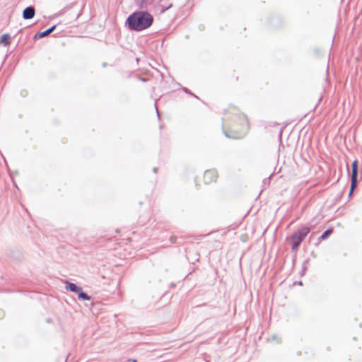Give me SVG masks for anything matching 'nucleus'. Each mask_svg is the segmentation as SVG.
<instances>
[{
  "label": "nucleus",
  "instance_id": "nucleus-6",
  "mask_svg": "<svg viewBox=\"0 0 362 362\" xmlns=\"http://www.w3.org/2000/svg\"><path fill=\"white\" fill-rule=\"evenodd\" d=\"M35 13V12L33 7H27L23 12V17L25 19H31L34 17Z\"/></svg>",
  "mask_w": 362,
  "mask_h": 362
},
{
  "label": "nucleus",
  "instance_id": "nucleus-12",
  "mask_svg": "<svg viewBox=\"0 0 362 362\" xmlns=\"http://www.w3.org/2000/svg\"><path fill=\"white\" fill-rule=\"evenodd\" d=\"M78 298H81V299H83V300H88L90 298V296H88L86 293H85L83 292H81L78 294Z\"/></svg>",
  "mask_w": 362,
  "mask_h": 362
},
{
  "label": "nucleus",
  "instance_id": "nucleus-1",
  "mask_svg": "<svg viewBox=\"0 0 362 362\" xmlns=\"http://www.w3.org/2000/svg\"><path fill=\"white\" fill-rule=\"evenodd\" d=\"M222 120L223 131L230 138L241 137L249 128L246 115L234 106H229L225 110Z\"/></svg>",
  "mask_w": 362,
  "mask_h": 362
},
{
  "label": "nucleus",
  "instance_id": "nucleus-4",
  "mask_svg": "<svg viewBox=\"0 0 362 362\" xmlns=\"http://www.w3.org/2000/svg\"><path fill=\"white\" fill-rule=\"evenodd\" d=\"M201 179V181L204 185H210L216 182L218 179V173L215 170H207L204 173Z\"/></svg>",
  "mask_w": 362,
  "mask_h": 362
},
{
  "label": "nucleus",
  "instance_id": "nucleus-10",
  "mask_svg": "<svg viewBox=\"0 0 362 362\" xmlns=\"http://www.w3.org/2000/svg\"><path fill=\"white\" fill-rule=\"evenodd\" d=\"M332 233V229H328L327 230L320 238L319 240L322 241L325 239H326L329 235H330Z\"/></svg>",
  "mask_w": 362,
  "mask_h": 362
},
{
  "label": "nucleus",
  "instance_id": "nucleus-2",
  "mask_svg": "<svg viewBox=\"0 0 362 362\" xmlns=\"http://www.w3.org/2000/svg\"><path fill=\"white\" fill-rule=\"evenodd\" d=\"M153 16L148 12H134L127 18L130 29L141 31L150 27L153 23Z\"/></svg>",
  "mask_w": 362,
  "mask_h": 362
},
{
  "label": "nucleus",
  "instance_id": "nucleus-13",
  "mask_svg": "<svg viewBox=\"0 0 362 362\" xmlns=\"http://www.w3.org/2000/svg\"><path fill=\"white\" fill-rule=\"evenodd\" d=\"M176 240H177V238H176L175 236H172V237L170 238V242H171L172 243H176Z\"/></svg>",
  "mask_w": 362,
  "mask_h": 362
},
{
  "label": "nucleus",
  "instance_id": "nucleus-9",
  "mask_svg": "<svg viewBox=\"0 0 362 362\" xmlns=\"http://www.w3.org/2000/svg\"><path fill=\"white\" fill-rule=\"evenodd\" d=\"M67 288L71 291H73V292H78L81 291V288H78L76 286V284H73V283H68L67 284Z\"/></svg>",
  "mask_w": 362,
  "mask_h": 362
},
{
  "label": "nucleus",
  "instance_id": "nucleus-11",
  "mask_svg": "<svg viewBox=\"0 0 362 362\" xmlns=\"http://www.w3.org/2000/svg\"><path fill=\"white\" fill-rule=\"evenodd\" d=\"M148 1V0H136V4L140 8H144L147 5Z\"/></svg>",
  "mask_w": 362,
  "mask_h": 362
},
{
  "label": "nucleus",
  "instance_id": "nucleus-3",
  "mask_svg": "<svg viewBox=\"0 0 362 362\" xmlns=\"http://www.w3.org/2000/svg\"><path fill=\"white\" fill-rule=\"evenodd\" d=\"M310 231V228L309 227H303L294 233L291 237L293 250H296L298 248Z\"/></svg>",
  "mask_w": 362,
  "mask_h": 362
},
{
  "label": "nucleus",
  "instance_id": "nucleus-7",
  "mask_svg": "<svg viewBox=\"0 0 362 362\" xmlns=\"http://www.w3.org/2000/svg\"><path fill=\"white\" fill-rule=\"evenodd\" d=\"M11 42V37L8 34H4L0 37V45L8 46Z\"/></svg>",
  "mask_w": 362,
  "mask_h": 362
},
{
  "label": "nucleus",
  "instance_id": "nucleus-5",
  "mask_svg": "<svg viewBox=\"0 0 362 362\" xmlns=\"http://www.w3.org/2000/svg\"><path fill=\"white\" fill-rule=\"evenodd\" d=\"M357 173H358V160H354L352 163L351 182L349 192L351 196L357 185Z\"/></svg>",
  "mask_w": 362,
  "mask_h": 362
},
{
  "label": "nucleus",
  "instance_id": "nucleus-14",
  "mask_svg": "<svg viewBox=\"0 0 362 362\" xmlns=\"http://www.w3.org/2000/svg\"><path fill=\"white\" fill-rule=\"evenodd\" d=\"M129 361H131V362H137V360L136 359H129Z\"/></svg>",
  "mask_w": 362,
  "mask_h": 362
},
{
  "label": "nucleus",
  "instance_id": "nucleus-8",
  "mask_svg": "<svg viewBox=\"0 0 362 362\" xmlns=\"http://www.w3.org/2000/svg\"><path fill=\"white\" fill-rule=\"evenodd\" d=\"M55 28H56V25H53L52 27H51L50 28L47 29V30L38 33V37L40 38H41V37H44L45 36L48 35L49 34H50L55 29Z\"/></svg>",
  "mask_w": 362,
  "mask_h": 362
}]
</instances>
